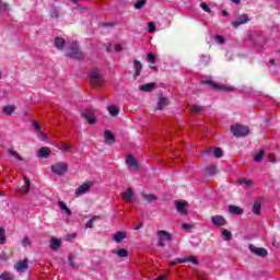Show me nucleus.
Masks as SVG:
<instances>
[{"mask_svg": "<svg viewBox=\"0 0 280 280\" xmlns=\"http://www.w3.org/2000/svg\"><path fill=\"white\" fill-rule=\"evenodd\" d=\"M142 198L143 200H145V202H156V200H159V198L154 194L142 192Z\"/></svg>", "mask_w": 280, "mask_h": 280, "instance_id": "obj_25", "label": "nucleus"}, {"mask_svg": "<svg viewBox=\"0 0 280 280\" xmlns=\"http://www.w3.org/2000/svg\"><path fill=\"white\" fill-rule=\"evenodd\" d=\"M70 58H75L77 60H84V55L82 51H80V47H78V44H72L70 46V52L68 54Z\"/></svg>", "mask_w": 280, "mask_h": 280, "instance_id": "obj_6", "label": "nucleus"}, {"mask_svg": "<svg viewBox=\"0 0 280 280\" xmlns=\"http://www.w3.org/2000/svg\"><path fill=\"white\" fill-rule=\"evenodd\" d=\"M133 67L136 69L133 78H139V75H141V69H143V65L139 60H133Z\"/></svg>", "mask_w": 280, "mask_h": 280, "instance_id": "obj_23", "label": "nucleus"}, {"mask_svg": "<svg viewBox=\"0 0 280 280\" xmlns=\"http://www.w3.org/2000/svg\"><path fill=\"white\" fill-rule=\"evenodd\" d=\"M104 138H105V141L109 143H115V136L113 135V132H110V130H105Z\"/></svg>", "mask_w": 280, "mask_h": 280, "instance_id": "obj_32", "label": "nucleus"}, {"mask_svg": "<svg viewBox=\"0 0 280 280\" xmlns=\"http://www.w3.org/2000/svg\"><path fill=\"white\" fill-rule=\"evenodd\" d=\"M62 246V241L59 238H56L55 236L50 237V250H58Z\"/></svg>", "mask_w": 280, "mask_h": 280, "instance_id": "obj_16", "label": "nucleus"}, {"mask_svg": "<svg viewBox=\"0 0 280 280\" xmlns=\"http://www.w3.org/2000/svg\"><path fill=\"white\" fill-rule=\"evenodd\" d=\"M250 19L248 18V14H242L238 16L237 20L232 22L233 27H240V25H245V23H248Z\"/></svg>", "mask_w": 280, "mask_h": 280, "instance_id": "obj_14", "label": "nucleus"}, {"mask_svg": "<svg viewBox=\"0 0 280 280\" xmlns=\"http://www.w3.org/2000/svg\"><path fill=\"white\" fill-rule=\"evenodd\" d=\"M211 222L214 226H226V219L220 214L211 217Z\"/></svg>", "mask_w": 280, "mask_h": 280, "instance_id": "obj_13", "label": "nucleus"}, {"mask_svg": "<svg viewBox=\"0 0 280 280\" xmlns=\"http://www.w3.org/2000/svg\"><path fill=\"white\" fill-rule=\"evenodd\" d=\"M60 150H62L63 152H69V150H71V145H69L68 143L61 142Z\"/></svg>", "mask_w": 280, "mask_h": 280, "instance_id": "obj_49", "label": "nucleus"}, {"mask_svg": "<svg viewBox=\"0 0 280 280\" xmlns=\"http://www.w3.org/2000/svg\"><path fill=\"white\" fill-rule=\"evenodd\" d=\"M143 228V223H139L136 228H135V231H139V229H142Z\"/></svg>", "mask_w": 280, "mask_h": 280, "instance_id": "obj_59", "label": "nucleus"}, {"mask_svg": "<svg viewBox=\"0 0 280 280\" xmlns=\"http://www.w3.org/2000/svg\"><path fill=\"white\" fill-rule=\"evenodd\" d=\"M9 154H10V156H14V159H16V161H23V158L19 154V152H16L14 150H9Z\"/></svg>", "mask_w": 280, "mask_h": 280, "instance_id": "obj_42", "label": "nucleus"}, {"mask_svg": "<svg viewBox=\"0 0 280 280\" xmlns=\"http://www.w3.org/2000/svg\"><path fill=\"white\" fill-rule=\"evenodd\" d=\"M65 45H66L65 38H62V37H56L55 38L56 49H59V51H61V49L65 48Z\"/></svg>", "mask_w": 280, "mask_h": 280, "instance_id": "obj_28", "label": "nucleus"}, {"mask_svg": "<svg viewBox=\"0 0 280 280\" xmlns=\"http://www.w3.org/2000/svg\"><path fill=\"white\" fill-rule=\"evenodd\" d=\"M248 248L253 255H256V257H268V249L264 247H257L253 244H249Z\"/></svg>", "mask_w": 280, "mask_h": 280, "instance_id": "obj_7", "label": "nucleus"}, {"mask_svg": "<svg viewBox=\"0 0 280 280\" xmlns=\"http://www.w3.org/2000/svg\"><path fill=\"white\" fill-rule=\"evenodd\" d=\"M81 117H83V119H85L90 126L97 124L95 112H93V109H85L81 113Z\"/></svg>", "mask_w": 280, "mask_h": 280, "instance_id": "obj_5", "label": "nucleus"}, {"mask_svg": "<svg viewBox=\"0 0 280 280\" xmlns=\"http://www.w3.org/2000/svg\"><path fill=\"white\" fill-rule=\"evenodd\" d=\"M122 198L126 202L132 203L137 202V198L135 197V190L132 187H128L127 190L122 194Z\"/></svg>", "mask_w": 280, "mask_h": 280, "instance_id": "obj_10", "label": "nucleus"}, {"mask_svg": "<svg viewBox=\"0 0 280 280\" xmlns=\"http://www.w3.org/2000/svg\"><path fill=\"white\" fill-rule=\"evenodd\" d=\"M203 84H208L212 91H219V92H226V93H233L235 91V88H228L223 84H218L211 80L203 81Z\"/></svg>", "mask_w": 280, "mask_h": 280, "instance_id": "obj_2", "label": "nucleus"}, {"mask_svg": "<svg viewBox=\"0 0 280 280\" xmlns=\"http://www.w3.org/2000/svg\"><path fill=\"white\" fill-rule=\"evenodd\" d=\"M214 156H215V159H222L224 156V152L222 151L221 148L214 149Z\"/></svg>", "mask_w": 280, "mask_h": 280, "instance_id": "obj_43", "label": "nucleus"}, {"mask_svg": "<svg viewBox=\"0 0 280 280\" xmlns=\"http://www.w3.org/2000/svg\"><path fill=\"white\" fill-rule=\"evenodd\" d=\"M91 187H93V182L84 183L83 185H81L77 188L75 195L82 196L84 194H88V191H91Z\"/></svg>", "mask_w": 280, "mask_h": 280, "instance_id": "obj_11", "label": "nucleus"}, {"mask_svg": "<svg viewBox=\"0 0 280 280\" xmlns=\"http://www.w3.org/2000/svg\"><path fill=\"white\" fill-rule=\"evenodd\" d=\"M176 210L179 215H187V207H189V202L183 200H175Z\"/></svg>", "mask_w": 280, "mask_h": 280, "instance_id": "obj_8", "label": "nucleus"}, {"mask_svg": "<svg viewBox=\"0 0 280 280\" xmlns=\"http://www.w3.org/2000/svg\"><path fill=\"white\" fill-rule=\"evenodd\" d=\"M30 244H32V241H30V237L24 236V238L22 240V246L26 248V246H30Z\"/></svg>", "mask_w": 280, "mask_h": 280, "instance_id": "obj_50", "label": "nucleus"}, {"mask_svg": "<svg viewBox=\"0 0 280 280\" xmlns=\"http://www.w3.org/2000/svg\"><path fill=\"white\" fill-rule=\"evenodd\" d=\"M126 164L128 165L130 172H138L139 171V162L135 156L128 155L126 158Z\"/></svg>", "mask_w": 280, "mask_h": 280, "instance_id": "obj_9", "label": "nucleus"}, {"mask_svg": "<svg viewBox=\"0 0 280 280\" xmlns=\"http://www.w3.org/2000/svg\"><path fill=\"white\" fill-rule=\"evenodd\" d=\"M254 215H261V201H255L252 208Z\"/></svg>", "mask_w": 280, "mask_h": 280, "instance_id": "obj_26", "label": "nucleus"}, {"mask_svg": "<svg viewBox=\"0 0 280 280\" xmlns=\"http://www.w3.org/2000/svg\"><path fill=\"white\" fill-rule=\"evenodd\" d=\"M50 155H51V150H49V148L47 147L40 148L37 152V156L39 159H49Z\"/></svg>", "mask_w": 280, "mask_h": 280, "instance_id": "obj_18", "label": "nucleus"}, {"mask_svg": "<svg viewBox=\"0 0 280 280\" xmlns=\"http://www.w3.org/2000/svg\"><path fill=\"white\" fill-rule=\"evenodd\" d=\"M116 255L120 258L128 257V250L126 248H119Z\"/></svg>", "mask_w": 280, "mask_h": 280, "instance_id": "obj_39", "label": "nucleus"}, {"mask_svg": "<svg viewBox=\"0 0 280 280\" xmlns=\"http://www.w3.org/2000/svg\"><path fill=\"white\" fill-rule=\"evenodd\" d=\"M73 1V3H78V0H72Z\"/></svg>", "mask_w": 280, "mask_h": 280, "instance_id": "obj_64", "label": "nucleus"}, {"mask_svg": "<svg viewBox=\"0 0 280 280\" xmlns=\"http://www.w3.org/2000/svg\"><path fill=\"white\" fill-rule=\"evenodd\" d=\"M124 240H126V232L119 231L114 234V241L116 242V244L124 242Z\"/></svg>", "mask_w": 280, "mask_h": 280, "instance_id": "obj_27", "label": "nucleus"}, {"mask_svg": "<svg viewBox=\"0 0 280 280\" xmlns=\"http://www.w3.org/2000/svg\"><path fill=\"white\" fill-rule=\"evenodd\" d=\"M51 173L56 174L57 176H62V174H67L69 172V165L65 162H58L50 166Z\"/></svg>", "mask_w": 280, "mask_h": 280, "instance_id": "obj_3", "label": "nucleus"}, {"mask_svg": "<svg viewBox=\"0 0 280 280\" xmlns=\"http://www.w3.org/2000/svg\"><path fill=\"white\" fill-rule=\"evenodd\" d=\"M200 8H201V10H203V12L211 14V8H209V4H207V2H201Z\"/></svg>", "mask_w": 280, "mask_h": 280, "instance_id": "obj_45", "label": "nucleus"}, {"mask_svg": "<svg viewBox=\"0 0 280 280\" xmlns=\"http://www.w3.org/2000/svg\"><path fill=\"white\" fill-rule=\"evenodd\" d=\"M90 83L93 84V86H100L101 84H104V74L100 72V68H94L88 73Z\"/></svg>", "mask_w": 280, "mask_h": 280, "instance_id": "obj_1", "label": "nucleus"}, {"mask_svg": "<svg viewBox=\"0 0 280 280\" xmlns=\"http://www.w3.org/2000/svg\"><path fill=\"white\" fill-rule=\"evenodd\" d=\"M209 65V57L201 56V59L199 60V67H207Z\"/></svg>", "mask_w": 280, "mask_h": 280, "instance_id": "obj_40", "label": "nucleus"}, {"mask_svg": "<svg viewBox=\"0 0 280 280\" xmlns=\"http://www.w3.org/2000/svg\"><path fill=\"white\" fill-rule=\"evenodd\" d=\"M147 60H148L149 62H151L152 65H154V63L156 62V56H154V54H152V52H149V54L147 55Z\"/></svg>", "mask_w": 280, "mask_h": 280, "instance_id": "obj_47", "label": "nucleus"}, {"mask_svg": "<svg viewBox=\"0 0 280 280\" xmlns=\"http://www.w3.org/2000/svg\"><path fill=\"white\" fill-rule=\"evenodd\" d=\"M0 279L1 280H14V276H12L11 273H8V272H3L2 275H0Z\"/></svg>", "mask_w": 280, "mask_h": 280, "instance_id": "obj_44", "label": "nucleus"}, {"mask_svg": "<svg viewBox=\"0 0 280 280\" xmlns=\"http://www.w3.org/2000/svg\"><path fill=\"white\" fill-rule=\"evenodd\" d=\"M23 182L25 183L26 187H21L20 188V194L25 196V194H27L30 191V189H32V183L30 182L27 176H23Z\"/></svg>", "mask_w": 280, "mask_h": 280, "instance_id": "obj_19", "label": "nucleus"}, {"mask_svg": "<svg viewBox=\"0 0 280 280\" xmlns=\"http://www.w3.org/2000/svg\"><path fill=\"white\" fill-rule=\"evenodd\" d=\"M229 212L232 213V215H242L244 213V209L238 206L230 205Z\"/></svg>", "mask_w": 280, "mask_h": 280, "instance_id": "obj_21", "label": "nucleus"}, {"mask_svg": "<svg viewBox=\"0 0 280 280\" xmlns=\"http://www.w3.org/2000/svg\"><path fill=\"white\" fill-rule=\"evenodd\" d=\"M231 132L234 137H246L250 132V129L243 125H232Z\"/></svg>", "mask_w": 280, "mask_h": 280, "instance_id": "obj_4", "label": "nucleus"}, {"mask_svg": "<svg viewBox=\"0 0 280 280\" xmlns=\"http://www.w3.org/2000/svg\"><path fill=\"white\" fill-rule=\"evenodd\" d=\"M188 108L190 113H195V115H202V107L199 105H189Z\"/></svg>", "mask_w": 280, "mask_h": 280, "instance_id": "obj_33", "label": "nucleus"}, {"mask_svg": "<svg viewBox=\"0 0 280 280\" xmlns=\"http://www.w3.org/2000/svg\"><path fill=\"white\" fill-rule=\"evenodd\" d=\"M222 235H223L224 242H231V240L233 237V233H231V231H229V230H223Z\"/></svg>", "mask_w": 280, "mask_h": 280, "instance_id": "obj_35", "label": "nucleus"}, {"mask_svg": "<svg viewBox=\"0 0 280 280\" xmlns=\"http://www.w3.org/2000/svg\"><path fill=\"white\" fill-rule=\"evenodd\" d=\"M107 110L112 117H117V115H119V107L117 105L108 106Z\"/></svg>", "mask_w": 280, "mask_h": 280, "instance_id": "obj_30", "label": "nucleus"}, {"mask_svg": "<svg viewBox=\"0 0 280 280\" xmlns=\"http://www.w3.org/2000/svg\"><path fill=\"white\" fill-rule=\"evenodd\" d=\"M206 176H215L218 174V166L215 165H209L205 168Z\"/></svg>", "mask_w": 280, "mask_h": 280, "instance_id": "obj_22", "label": "nucleus"}, {"mask_svg": "<svg viewBox=\"0 0 280 280\" xmlns=\"http://www.w3.org/2000/svg\"><path fill=\"white\" fill-rule=\"evenodd\" d=\"M50 16H51V19H58V10L52 9V10L50 11Z\"/></svg>", "mask_w": 280, "mask_h": 280, "instance_id": "obj_54", "label": "nucleus"}, {"mask_svg": "<svg viewBox=\"0 0 280 280\" xmlns=\"http://www.w3.org/2000/svg\"><path fill=\"white\" fill-rule=\"evenodd\" d=\"M73 259H75V256H73V255H70L68 257V260H69V264H70L71 268H73L74 270H78V268H80V265L77 264Z\"/></svg>", "mask_w": 280, "mask_h": 280, "instance_id": "obj_37", "label": "nucleus"}, {"mask_svg": "<svg viewBox=\"0 0 280 280\" xmlns=\"http://www.w3.org/2000/svg\"><path fill=\"white\" fill-rule=\"evenodd\" d=\"M148 3V0H138L135 3L136 10H142V8H145V4Z\"/></svg>", "mask_w": 280, "mask_h": 280, "instance_id": "obj_38", "label": "nucleus"}, {"mask_svg": "<svg viewBox=\"0 0 280 280\" xmlns=\"http://www.w3.org/2000/svg\"><path fill=\"white\" fill-rule=\"evenodd\" d=\"M236 183H238V185H244V187H253L254 182L253 179H248V178H240L236 180Z\"/></svg>", "mask_w": 280, "mask_h": 280, "instance_id": "obj_29", "label": "nucleus"}, {"mask_svg": "<svg viewBox=\"0 0 280 280\" xmlns=\"http://www.w3.org/2000/svg\"><path fill=\"white\" fill-rule=\"evenodd\" d=\"M269 63H270V65H275V59H270V60H269Z\"/></svg>", "mask_w": 280, "mask_h": 280, "instance_id": "obj_63", "label": "nucleus"}, {"mask_svg": "<svg viewBox=\"0 0 280 280\" xmlns=\"http://www.w3.org/2000/svg\"><path fill=\"white\" fill-rule=\"evenodd\" d=\"M151 69H153V71H159V68L155 66H152Z\"/></svg>", "mask_w": 280, "mask_h": 280, "instance_id": "obj_62", "label": "nucleus"}, {"mask_svg": "<svg viewBox=\"0 0 280 280\" xmlns=\"http://www.w3.org/2000/svg\"><path fill=\"white\" fill-rule=\"evenodd\" d=\"M149 33L152 34V32H154V30H156V24H154V22H149Z\"/></svg>", "mask_w": 280, "mask_h": 280, "instance_id": "obj_52", "label": "nucleus"}, {"mask_svg": "<svg viewBox=\"0 0 280 280\" xmlns=\"http://www.w3.org/2000/svg\"><path fill=\"white\" fill-rule=\"evenodd\" d=\"M187 261H190V264H194V266H198L200 262L198 261V258L196 256H189L185 258H176L173 264H187Z\"/></svg>", "mask_w": 280, "mask_h": 280, "instance_id": "obj_12", "label": "nucleus"}, {"mask_svg": "<svg viewBox=\"0 0 280 280\" xmlns=\"http://www.w3.org/2000/svg\"><path fill=\"white\" fill-rule=\"evenodd\" d=\"M122 49H124V45L118 44V45L116 46V51H118V54L121 52Z\"/></svg>", "mask_w": 280, "mask_h": 280, "instance_id": "obj_56", "label": "nucleus"}, {"mask_svg": "<svg viewBox=\"0 0 280 280\" xmlns=\"http://www.w3.org/2000/svg\"><path fill=\"white\" fill-rule=\"evenodd\" d=\"M14 110H16V106H14V105H7L3 108V113L5 115H12V113H14Z\"/></svg>", "mask_w": 280, "mask_h": 280, "instance_id": "obj_36", "label": "nucleus"}, {"mask_svg": "<svg viewBox=\"0 0 280 280\" xmlns=\"http://www.w3.org/2000/svg\"><path fill=\"white\" fill-rule=\"evenodd\" d=\"M262 159H264V150H261L255 155L254 161L255 163H261Z\"/></svg>", "mask_w": 280, "mask_h": 280, "instance_id": "obj_41", "label": "nucleus"}, {"mask_svg": "<svg viewBox=\"0 0 280 280\" xmlns=\"http://www.w3.org/2000/svg\"><path fill=\"white\" fill-rule=\"evenodd\" d=\"M231 1H232V3H235L236 5H238L241 0H231Z\"/></svg>", "mask_w": 280, "mask_h": 280, "instance_id": "obj_61", "label": "nucleus"}, {"mask_svg": "<svg viewBox=\"0 0 280 280\" xmlns=\"http://www.w3.org/2000/svg\"><path fill=\"white\" fill-rule=\"evenodd\" d=\"M15 270H18V272H25V270H27V268H30V264L27 261V259L21 260L19 261L16 265H14Z\"/></svg>", "mask_w": 280, "mask_h": 280, "instance_id": "obj_15", "label": "nucleus"}, {"mask_svg": "<svg viewBox=\"0 0 280 280\" xmlns=\"http://www.w3.org/2000/svg\"><path fill=\"white\" fill-rule=\"evenodd\" d=\"M214 38H215L217 43H220V45H222L225 42L221 35H215Z\"/></svg>", "mask_w": 280, "mask_h": 280, "instance_id": "obj_53", "label": "nucleus"}, {"mask_svg": "<svg viewBox=\"0 0 280 280\" xmlns=\"http://www.w3.org/2000/svg\"><path fill=\"white\" fill-rule=\"evenodd\" d=\"M0 244H5V229L0 228Z\"/></svg>", "mask_w": 280, "mask_h": 280, "instance_id": "obj_46", "label": "nucleus"}, {"mask_svg": "<svg viewBox=\"0 0 280 280\" xmlns=\"http://www.w3.org/2000/svg\"><path fill=\"white\" fill-rule=\"evenodd\" d=\"M222 14H223V16H229V13L226 12V10H223Z\"/></svg>", "mask_w": 280, "mask_h": 280, "instance_id": "obj_60", "label": "nucleus"}, {"mask_svg": "<svg viewBox=\"0 0 280 280\" xmlns=\"http://www.w3.org/2000/svg\"><path fill=\"white\" fill-rule=\"evenodd\" d=\"M182 229H184L185 231H188V229H191V225L184 223L182 224Z\"/></svg>", "mask_w": 280, "mask_h": 280, "instance_id": "obj_57", "label": "nucleus"}, {"mask_svg": "<svg viewBox=\"0 0 280 280\" xmlns=\"http://www.w3.org/2000/svg\"><path fill=\"white\" fill-rule=\"evenodd\" d=\"M158 235H159L160 240H162L164 242H172V234L167 231L160 230L158 232Z\"/></svg>", "mask_w": 280, "mask_h": 280, "instance_id": "obj_20", "label": "nucleus"}, {"mask_svg": "<svg viewBox=\"0 0 280 280\" xmlns=\"http://www.w3.org/2000/svg\"><path fill=\"white\" fill-rule=\"evenodd\" d=\"M155 86H156V83L150 82L147 84L139 85V91H142L143 93H152Z\"/></svg>", "mask_w": 280, "mask_h": 280, "instance_id": "obj_17", "label": "nucleus"}, {"mask_svg": "<svg viewBox=\"0 0 280 280\" xmlns=\"http://www.w3.org/2000/svg\"><path fill=\"white\" fill-rule=\"evenodd\" d=\"M33 127L35 128V130H37V132H40V130H43V127L36 120L33 121Z\"/></svg>", "mask_w": 280, "mask_h": 280, "instance_id": "obj_51", "label": "nucleus"}, {"mask_svg": "<svg viewBox=\"0 0 280 280\" xmlns=\"http://www.w3.org/2000/svg\"><path fill=\"white\" fill-rule=\"evenodd\" d=\"M0 10L2 12H8L10 10V7L8 5V3L0 0Z\"/></svg>", "mask_w": 280, "mask_h": 280, "instance_id": "obj_48", "label": "nucleus"}, {"mask_svg": "<svg viewBox=\"0 0 280 280\" xmlns=\"http://www.w3.org/2000/svg\"><path fill=\"white\" fill-rule=\"evenodd\" d=\"M102 218H103V217H102L101 214L92 217V218L86 222L85 228H86V229H93V223L96 222V220H102Z\"/></svg>", "mask_w": 280, "mask_h": 280, "instance_id": "obj_31", "label": "nucleus"}, {"mask_svg": "<svg viewBox=\"0 0 280 280\" xmlns=\"http://www.w3.org/2000/svg\"><path fill=\"white\" fill-rule=\"evenodd\" d=\"M58 207H59L62 211H66L67 215H71V209H69V207H67V203H65V201H59V202H58Z\"/></svg>", "mask_w": 280, "mask_h": 280, "instance_id": "obj_34", "label": "nucleus"}, {"mask_svg": "<svg viewBox=\"0 0 280 280\" xmlns=\"http://www.w3.org/2000/svg\"><path fill=\"white\" fill-rule=\"evenodd\" d=\"M158 246H160L162 248L165 247V241H163V238H159Z\"/></svg>", "mask_w": 280, "mask_h": 280, "instance_id": "obj_55", "label": "nucleus"}, {"mask_svg": "<svg viewBox=\"0 0 280 280\" xmlns=\"http://www.w3.org/2000/svg\"><path fill=\"white\" fill-rule=\"evenodd\" d=\"M115 24L113 22L109 23H104L103 26L104 27H113Z\"/></svg>", "mask_w": 280, "mask_h": 280, "instance_id": "obj_58", "label": "nucleus"}, {"mask_svg": "<svg viewBox=\"0 0 280 280\" xmlns=\"http://www.w3.org/2000/svg\"><path fill=\"white\" fill-rule=\"evenodd\" d=\"M168 105H170V100H167V97L161 96L159 98V102H158L159 110H163V108H165V106H168Z\"/></svg>", "mask_w": 280, "mask_h": 280, "instance_id": "obj_24", "label": "nucleus"}]
</instances>
